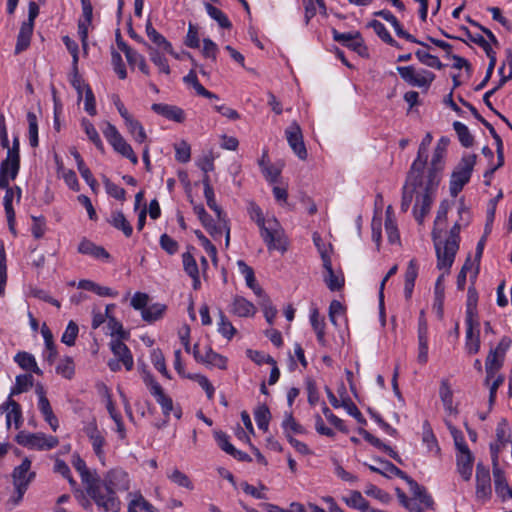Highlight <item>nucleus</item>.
<instances>
[{
    "mask_svg": "<svg viewBox=\"0 0 512 512\" xmlns=\"http://www.w3.org/2000/svg\"><path fill=\"white\" fill-rule=\"evenodd\" d=\"M204 196H205L208 207L216 212L218 219L221 222L222 227L225 229L226 245H228L229 240H230V228L228 226L227 221L224 218H222V211H221L220 207L216 204L213 188L205 189Z\"/></svg>",
    "mask_w": 512,
    "mask_h": 512,
    "instance_id": "36",
    "label": "nucleus"
},
{
    "mask_svg": "<svg viewBox=\"0 0 512 512\" xmlns=\"http://www.w3.org/2000/svg\"><path fill=\"white\" fill-rule=\"evenodd\" d=\"M33 30L34 26H31L30 23H22L17 36L15 54H20L28 49L30 46Z\"/></svg>",
    "mask_w": 512,
    "mask_h": 512,
    "instance_id": "34",
    "label": "nucleus"
},
{
    "mask_svg": "<svg viewBox=\"0 0 512 512\" xmlns=\"http://www.w3.org/2000/svg\"><path fill=\"white\" fill-rule=\"evenodd\" d=\"M146 34L156 46L155 49L163 53L173 54L171 43L152 26L151 22H147L146 24Z\"/></svg>",
    "mask_w": 512,
    "mask_h": 512,
    "instance_id": "28",
    "label": "nucleus"
},
{
    "mask_svg": "<svg viewBox=\"0 0 512 512\" xmlns=\"http://www.w3.org/2000/svg\"><path fill=\"white\" fill-rule=\"evenodd\" d=\"M128 497V512H160L156 507L148 502L139 491L129 493Z\"/></svg>",
    "mask_w": 512,
    "mask_h": 512,
    "instance_id": "27",
    "label": "nucleus"
},
{
    "mask_svg": "<svg viewBox=\"0 0 512 512\" xmlns=\"http://www.w3.org/2000/svg\"><path fill=\"white\" fill-rule=\"evenodd\" d=\"M218 332L228 340L236 333V329L222 311L219 312Z\"/></svg>",
    "mask_w": 512,
    "mask_h": 512,
    "instance_id": "60",
    "label": "nucleus"
},
{
    "mask_svg": "<svg viewBox=\"0 0 512 512\" xmlns=\"http://www.w3.org/2000/svg\"><path fill=\"white\" fill-rule=\"evenodd\" d=\"M41 334L45 342V349L43 351V358L50 365L54 363L58 355L56 345L53 341V334L46 324L42 325Z\"/></svg>",
    "mask_w": 512,
    "mask_h": 512,
    "instance_id": "29",
    "label": "nucleus"
},
{
    "mask_svg": "<svg viewBox=\"0 0 512 512\" xmlns=\"http://www.w3.org/2000/svg\"><path fill=\"white\" fill-rule=\"evenodd\" d=\"M148 52L151 61L159 67L160 71L169 74L170 73V67L168 65L167 59L164 57V55L161 53L162 51H159L155 49L152 46H148Z\"/></svg>",
    "mask_w": 512,
    "mask_h": 512,
    "instance_id": "57",
    "label": "nucleus"
},
{
    "mask_svg": "<svg viewBox=\"0 0 512 512\" xmlns=\"http://www.w3.org/2000/svg\"><path fill=\"white\" fill-rule=\"evenodd\" d=\"M433 140L432 134L430 132L426 133L424 138L422 139L419 148L416 159L413 161L411 168H410V178L415 181V172L417 171L418 167H424L427 163V152L428 147L431 144Z\"/></svg>",
    "mask_w": 512,
    "mask_h": 512,
    "instance_id": "24",
    "label": "nucleus"
},
{
    "mask_svg": "<svg viewBox=\"0 0 512 512\" xmlns=\"http://www.w3.org/2000/svg\"><path fill=\"white\" fill-rule=\"evenodd\" d=\"M422 442L424 445H426L428 452L436 456L440 454V447L438 445V441L428 421H424L422 426Z\"/></svg>",
    "mask_w": 512,
    "mask_h": 512,
    "instance_id": "37",
    "label": "nucleus"
},
{
    "mask_svg": "<svg viewBox=\"0 0 512 512\" xmlns=\"http://www.w3.org/2000/svg\"><path fill=\"white\" fill-rule=\"evenodd\" d=\"M108 222L114 228L121 230L126 237L132 235L133 228L121 211H113Z\"/></svg>",
    "mask_w": 512,
    "mask_h": 512,
    "instance_id": "42",
    "label": "nucleus"
},
{
    "mask_svg": "<svg viewBox=\"0 0 512 512\" xmlns=\"http://www.w3.org/2000/svg\"><path fill=\"white\" fill-rule=\"evenodd\" d=\"M85 488L88 496L105 512L120 511L121 502L118 496L101 479L92 480Z\"/></svg>",
    "mask_w": 512,
    "mask_h": 512,
    "instance_id": "3",
    "label": "nucleus"
},
{
    "mask_svg": "<svg viewBox=\"0 0 512 512\" xmlns=\"http://www.w3.org/2000/svg\"><path fill=\"white\" fill-rule=\"evenodd\" d=\"M285 135L293 152L299 157V159L305 160L308 154L300 126L296 122H293L285 130Z\"/></svg>",
    "mask_w": 512,
    "mask_h": 512,
    "instance_id": "10",
    "label": "nucleus"
},
{
    "mask_svg": "<svg viewBox=\"0 0 512 512\" xmlns=\"http://www.w3.org/2000/svg\"><path fill=\"white\" fill-rule=\"evenodd\" d=\"M342 499L349 507L362 512L371 511V509H369V503L359 491H352L348 496H345Z\"/></svg>",
    "mask_w": 512,
    "mask_h": 512,
    "instance_id": "44",
    "label": "nucleus"
},
{
    "mask_svg": "<svg viewBox=\"0 0 512 512\" xmlns=\"http://www.w3.org/2000/svg\"><path fill=\"white\" fill-rule=\"evenodd\" d=\"M31 461L27 458L13 470V484L15 489H28L29 484L35 477V473L30 471Z\"/></svg>",
    "mask_w": 512,
    "mask_h": 512,
    "instance_id": "14",
    "label": "nucleus"
},
{
    "mask_svg": "<svg viewBox=\"0 0 512 512\" xmlns=\"http://www.w3.org/2000/svg\"><path fill=\"white\" fill-rule=\"evenodd\" d=\"M78 252L84 255H90L96 259H106L108 260L110 255L109 253L101 246L95 245L93 242L83 239L79 246Z\"/></svg>",
    "mask_w": 512,
    "mask_h": 512,
    "instance_id": "35",
    "label": "nucleus"
},
{
    "mask_svg": "<svg viewBox=\"0 0 512 512\" xmlns=\"http://www.w3.org/2000/svg\"><path fill=\"white\" fill-rule=\"evenodd\" d=\"M14 361L24 370L42 375L41 369L38 367L35 357L28 352H19L15 355Z\"/></svg>",
    "mask_w": 512,
    "mask_h": 512,
    "instance_id": "39",
    "label": "nucleus"
},
{
    "mask_svg": "<svg viewBox=\"0 0 512 512\" xmlns=\"http://www.w3.org/2000/svg\"><path fill=\"white\" fill-rule=\"evenodd\" d=\"M460 225L455 223L451 228L448 238L445 242L438 240L436 232H433L434 246L437 256V268L445 269L446 272H450L456 253L459 249L460 242Z\"/></svg>",
    "mask_w": 512,
    "mask_h": 512,
    "instance_id": "2",
    "label": "nucleus"
},
{
    "mask_svg": "<svg viewBox=\"0 0 512 512\" xmlns=\"http://www.w3.org/2000/svg\"><path fill=\"white\" fill-rule=\"evenodd\" d=\"M491 493L490 471L483 464L478 463L476 467V497L486 501L491 497Z\"/></svg>",
    "mask_w": 512,
    "mask_h": 512,
    "instance_id": "11",
    "label": "nucleus"
},
{
    "mask_svg": "<svg viewBox=\"0 0 512 512\" xmlns=\"http://www.w3.org/2000/svg\"><path fill=\"white\" fill-rule=\"evenodd\" d=\"M499 74L501 75V79L499 81L498 87H502L508 80L512 79V54L509 53L506 57V60L499 68Z\"/></svg>",
    "mask_w": 512,
    "mask_h": 512,
    "instance_id": "64",
    "label": "nucleus"
},
{
    "mask_svg": "<svg viewBox=\"0 0 512 512\" xmlns=\"http://www.w3.org/2000/svg\"><path fill=\"white\" fill-rule=\"evenodd\" d=\"M380 466L376 467L373 465H367L369 470L381 474L385 477H392L397 476L403 480H406L408 478V475L400 470L398 467H396L393 463L385 460H379Z\"/></svg>",
    "mask_w": 512,
    "mask_h": 512,
    "instance_id": "32",
    "label": "nucleus"
},
{
    "mask_svg": "<svg viewBox=\"0 0 512 512\" xmlns=\"http://www.w3.org/2000/svg\"><path fill=\"white\" fill-rule=\"evenodd\" d=\"M310 322L316 333L318 343L324 346L326 344L325 322L323 319H320L319 312L316 309L310 315Z\"/></svg>",
    "mask_w": 512,
    "mask_h": 512,
    "instance_id": "49",
    "label": "nucleus"
},
{
    "mask_svg": "<svg viewBox=\"0 0 512 512\" xmlns=\"http://www.w3.org/2000/svg\"><path fill=\"white\" fill-rule=\"evenodd\" d=\"M493 477L496 494L503 499L512 497V488L509 487L504 472L497 465H494Z\"/></svg>",
    "mask_w": 512,
    "mask_h": 512,
    "instance_id": "31",
    "label": "nucleus"
},
{
    "mask_svg": "<svg viewBox=\"0 0 512 512\" xmlns=\"http://www.w3.org/2000/svg\"><path fill=\"white\" fill-rule=\"evenodd\" d=\"M182 263L185 273L192 279V286L194 290H199L201 288L199 267L194 255L190 251V248L182 254Z\"/></svg>",
    "mask_w": 512,
    "mask_h": 512,
    "instance_id": "21",
    "label": "nucleus"
},
{
    "mask_svg": "<svg viewBox=\"0 0 512 512\" xmlns=\"http://www.w3.org/2000/svg\"><path fill=\"white\" fill-rule=\"evenodd\" d=\"M16 442L29 449L50 450L55 448L59 441L55 436H47L44 433H28L21 431L16 436Z\"/></svg>",
    "mask_w": 512,
    "mask_h": 512,
    "instance_id": "7",
    "label": "nucleus"
},
{
    "mask_svg": "<svg viewBox=\"0 0 512 512\" xmlns=\"http://www.w3.org/2000/svg\"><path fill=\"white\" fill-rule=\"evenodd\" d=\"M110 489L115 491H127L130 488V478L126 471L120 468L111 469L101 480Z\"/></svg>",
    "mask_w": 512,
    "mask_h": 512,
    "instance_id": "13",
    "label": "nucleus"
},
{
    "mask_svg": "<svg viewBox=\"0 0 512 512\" xmlns=\"http://www.w3.org/2000/svg\"><path fill=\"white\" fill-rule=\"evenodd\" d=\"M194 213L199 217V219L202 222V224L211 232L212 235H214V234H221L222 231L225 230L222 227L220 221H219V226L218 227L212 226V224H211L212 219H211L210 215L206 212V210L204 209V207L202 205L195 206L194 207Z\"/></svg>",
    "mask_w": 512,
    "mask_h": 512,
    "instance_id": "50",
    "label": "nucleus"
},
{
    "mask_svg": "<svg viewBox=\"0 0 512 512\" xmlns=\"http://www.w3.org/2000/svg\"><path fill=\"white\" fill-rule=\"evenodd\" d=\"M56 373L65 379L71 380L75 375V364L73 358L65 356L56 365Z\"/></svg>",
    "mask_w": 512,
    "mask_h": 512,
    "instance_id": "46",
    "label": "nucleus"
},
{
    "mask_svg": "<svg viewBox=\"0 0 512 512\" xmlns=\"http://www.w3.org/2000/svg\"><path fill=\"white\" fill-rule=\"evenodd\" d=\"M38 408L51 429L56 431L59 427V422L53 413L52 407L47 397H41V399L38 400Z\"/></svg>",
    "mask_w": 512,
    "mask_h": 512,
    "instance_id": "41",
    "label": "nucleus"
},
{
    "mask_svg": "<svg viewBox=\"0 0 512 512\" xmlns=\"http://www.w3.org/2000/svg\"><path fill=\"white\" fill-rule=\"evenodd\" d=\"M3 190H5L3 205H4L6 217H7L9 230L14 236H16L17 232L15 229V211L12 206V201H13L15 194H17V199L20 200L21 189L19 187H16L14 189V188L9 187V185H8L7 188H4Z\"/></svg>",
    "mask_w": 512,
    "mask_h": 512,
    "instance_id": "18",
    "label": "nucleus"
},
{
    "mask_svg": "<svg viewBox=\"0 0 512 512\" xmlns=\"http://www.w3.org/2000/svg\"><path fill=\"white\" fill-rule=\"evenodd\" d=\"M369 26L373 28L374 32L387 44L396 45V41L392 38L389 31L383 23L378 20H372Z\"/></svg>",
    "mask_w": 512,
    "mask_h": 512,
    "instance_id": "62",
    "label": "nucleus"
},
{
    "mask_svg": "<svg viewBox=\"0 0 512 512\" xmlns=\"http://www.w3.org/2000/svg\"><path fill=\"white\" fill-rule=\"evenodd\" d=\"M125 125L127 127L128 132L134 138V140L138 143H143L147 139V135L142 124L134 119L132 115L124 120Z\"/></svg>",
    "mask_w": 512,
    "mask_h": 512,
    "instance_id": "43",
    "label": "nucleus"
},
{
    "mask_svg": "<svg viewBox=\"0 0 512 512\" xmlns=\"http://www.w3.org/2000/svg\"><path fill=\"white\" fill-rule=\"evenodd\" d=\"M79 328L74 321H70L61 337V342L67 346H73L78 336Z\"/></svg>",
    "mask_w": 512,
    "mask_h": 512,
    "instance_id": "63",
    "label": "nucleus"
},
{
    "mask_svg": "<svg viewBox=\"0 0 512 512\" xmlns=\"http://www.w3.org/2000/svg\"><path fill=\"white\" fill-rule=\"evenodd\" d=\"M254 417L258 428L263 431H267L271 419V414L268 407L266 405L257 407L254 412Z\"/></svg>",
    "mask_w": 512,
    "mask_h": 512,
    "instance_id": "56",
    "label": "nucleus"
},
{
    "mask_svg": "<svg viewBox=\"0 0 512 512\" xmlns=\"http://www.w3.org/2000/svg\"><path fill=\"white\" fill-rule=\"evenodd\" d=\"M84 432L89 438L93 451L99 459H103L105 456L104 446L106 444L105 437L96 425V423L90 422L84 427Z\"/></svg>",
    "mask_w": 512,
    "mask_h": 512,
    "instance_id": "16",
    "label": "nucleus"
},
{
    "mask_svg": "<svg viewBox=\"0 0 512 512\" xmlns=\"http://www.w3.org/2000/svg\"><path fill=\"white\" fill-rule=\"evenodd\" d=\"M439 396L446 410H453V393L447 380H443L439 389Z\"/></svg>",
    "mask_w": 512,
    "mask_h": 512,
    "instance_id": "59",
    "label": "nucleus"
},
{
    "mask_svg": "<svg viewBox=\"0 0 512 512\" xmlns=\"http://www.w3.org/2000/svg\"><path fill=\"white\" fill-rule=\"evenodd\" d=\"M247 212L250 219L256 223L258 228L269 220V217H264L262 209L255 202L250 201L248 203Z\"/></svg>",
    "mask_w": 512,
    "mask_h": 512,
    "instance_id": "58",
    "label": "nucleus"
},
{
    "mask_svg": "<svg viewBox=\"0 0 512 512\" xmlns=\"http://www.w3.org/2000/svg\"><path fill=\"white\" fill-rule=\"evenodd\" d=\"M206 11L208 15L213 18L222 28L231 27V22L227 18V16L218 8L214 7L211 4H206Z\"/></svg>",
    "mask_w": 512,
    "mask_h": 512,
    "instance_id": "61",
    "label": "nucleus"
},
{
    "mask_svg": "<svg viewBox=\"0 0 512 512\" xmlns=\"http://www.w3.org/2000/svg\"><path fill=\"white\" fill-rule=\"evenodd\" d=\"M397 71L401 78L414 87H428L435 75L428 70L417 71L413 66H398Z\"/></svg>",
    "mask_w": 512,
    "mask_h": 512,
    "instance_id": "9",
    "label": "nucleus"
},
{
    "mask_svg": "<svg viewBox=\"0 0 512 512\" xmlns=\"http://www.w3.org/2000/svg\"><path fill=\"white\" fill-rule=\"evenodd\" d=\"M410 487L413 495L412 499H415L418 503L422 504L426 509H434V501L426 491V489L419 485L415 480L408 476L405 480Z\"/></svg>",
    "mask_w": 512,
    "mask_h": 512,
    "instance_id": "25",
    "label": "nucleus"
},
{
    "mask_svg": "<svg viewBox=\"0 0 512 512\" xmlns=\"http://www.w3.org/2000/svg\"><path fill=\"white\" fill-rule=\"evenodd\" d=\"M110 347L115 357L123 363L125 368L131 370L134 361L129 348L119 339L112 340Z\"/></svg>",
    "mask_w": 512,
    "mask_h": 512,
    "instance_id": "26",
    "label": "nucleus"
},
{
    "mask_svg": "<svg viewBox=\"0 0 512 512\" xmlns=\"http://www.w3.org/2000/svg\"><path fill=\"white\" fill-rule=\"evenodd\" d=\"M240 273L244 276L247 286L252 289L256 294L261 293L260 287L256 284V279L253 269L248 266L243 260L237 262Z\"/></svg>",
    "mask_w": 512,
    "mask_h": 512,
    "instance_id": "47",
    "label": "nucleus"
},
{
    "mask_svg": "<svg viewBox=\"0 0 512 512\" xmlns=\"http://www.w3.org/2000/svg\"><path fill=\"white\" fill-rule=\"evenodd\" d=\"M474 456L470 450L456 453V470L464 481H469L473 472Z\"/></svg>",
    "mask_w": 512,
    "mask_h": 512,
    "instance_id": "19",
    "label": "nucleus"
},
{
    "mask_svg": "<svg viewBox=\"0 0 512 512\" xmlns=\"http://www.w3.org/2000/svg\"><path fill=\"white\" fill-rule=\"evenodd\" d=\"M193 353L195 359L199 362L222 370L227 368V358L213 351L211 347H205V353L201 354L198 344H195Z\"/></svg>",
    "mask_w": 512,
    "mask_h": 512,
    "instance_id": "15",
    "label": "nucleus"
},
{
    "mask_svg": "<svg viewBox=\"0 0 512 512\" xmlns=\"http://www.w3.org/2000/svg\"><path fill=\"white\" fill-rule=\"evenodd\" d=\"M446 151L435 148L429 168L418 167L415 181L408 172L402 188L401 211L407 212L414 201L413 215L418 223H422L430 212L432 203L442 177L443 159Z\"/></svg>",
    "mask_w": 512,
    "mask_h": 512,
    "instance_id": "1",
    "label": "nucleus"
},
{
    "mask_svg": "<svg viewBox=\"0 0 512 512\" xmlns=\"http://www.w3.org/2000/svg\"><path fill=\"white\" fill-rule=\"evenodd\" d=\"M323 267L325 269L324 282L331 291L340 290L344 285V278L338 275L332 268L330 255L323 254Z\"/></svg>",
    "mask_w": 512,
    "mask_h": 512,
    "instance_id": "23",
    "label": "nucleus"
},
{
    "mask_svg": "<svg viewBox=\"0 0 512 512\" xmlns=\"http://www.w3.org/2000/svg\"><path fill=\"white\" fill-rule=\"evenodd\" d=\"M151 109L156 114H158L168 120H171V121H174L177 123H182L185 121V112L182 108H180L178 106L169 105V104H165V103H154V104H152Z\"/></svg>",
    "mask_w": 512,
    "mask_h": 512,
    "instance_id": "20",
    "label": "nucleus"
},
{
    "mask_svg": "<svg viewBox=\"0 0 512 512\" xmlns=\"http://www.w3.org/2000/svg\"><path fill=\"white\" fill-rule=\"evenodd\" d=\"M466 342L465 348L469 354H476L480 349V338L478 330V322L473 318V310L468 309L466 312Z\"/></svg>",
    "mask_w": 512,
    "mask_h": 512,
    "instance_id": "12",
    "label": "nucleus"
},
{
    "mask_svg": "<svg viewBox=\"0 0 512 512\" xmlns=\"http://www.w3.org/2000/svg\"><path fill=\"white\" fill-rule=\"evenodd\" d=\"M232 312L239 317H249L255 314L256 308L244 297L236 296L232 303Z\"/></svg>",
    "mask_w": 512,
    "mask_h": 512,
    "instance_id": "38",
    "label": "nucleus"
},
{
    "mask_svg": "<svg viewBox=\"0 0 512 512\" xmlns=\"http://www.w3.org/2000/svg\"><path fill=\"white\" fill-rule=\"evenodd\" d=\"M27 122L29 143L32 147H37L39 144L37 115L34 112L29 111L27 113Z\"/></svg>",
    "mask_w": 512,
    "mask_h": 512,
    "instance_id": "53",
    "label": "nucleus"
},
{
    "mask_svg": "<svg viewBox=\"0 0 512 512\" xmlns=\"http://www.w3.org/2000/svg\"><path fill=\"white\" fill-rule=\"evenodd\" d=\"M504 362V358L495 354L494 351L490 350L486 362V381L489 382L492 378H494L495 373L502 367Z\"/></svg>",
    "mask_w": 512,
    "mask_h": 512,
    "instance_id": "45",
    "label": "nucleus"
},
{
    "mask_svg": "<svg viewBox=\"0 0 512 512\" xmlns=\"http://www.w3.org/2000/svg\"><path fill=\"white\" fill-rule=\"evenodd\" d=\"M2 407L5 411H7L6 415V424L9 428L11 426V422L14 421L15 428H19L22 422V411L21 406L11 398V396L7 399L5 403L2 404Z\"/></svg>",
    "mask_w": 512,
    "mask_h": 512,
    "instance_id": "30",
    "label": "nucleus"
},
{
    "mask_svg": "<svg viewBox=\"0 0 512 512\" xmlns=\"http://www.w3.org/2000/svg\"><path fill=\"white\" fill-rule=\"evenodd\" d=\"M81 126L85 131L88 139L96 146L98 150L103 152L104 145L94 125L89 120L84 118L81 121Z\"/></svg>",
    "mask_w": 512,
    "mask_h": 512,
    "instance_id": "52",
    "label": "nucleus"
},
{
    "mask_svg": "<svg viewBox=\"0 0 512 512\" xmlns=\"http://www.w3.org/2000/svg\"><path fill=\"white\" fill-rule=\"evenodd\" d=\"M143 381L148 387L151 395L156 399L157 403L161 406L163 415L168 418L170 413L174 410L173 401L171 397L164 393L161 385L154 379L149 372H144Z\"/></svg>",
    "mask_w": 512,
    "mask_h": 512,
    "instance_id": "8",
    "label": "nucleus"
},
{
    "mask_svg": "<svg viewBox=\"0 0 512 512\" xmlns=\"http://www.w3.org/2000/svg\"><path fill=\"white\" fill-rule=\"evenodd\" d=\"M259 232L269 251H279L284 254L288 250V237L274 216L269 217L268 222L259 228Z\"/></svg>",
    "mask_w": 512,
    "mask_h": 512,
    "instance_id": "4",
    "label": "nucleus"
},
{
    "mask_svg": "<svg viewBox=\"0 0 512 512\" xmlns=\"http://www.w3.org/2000/svg\"><path fill=\"white\" fill-rule=\"evenodd\" d=\"M102 132L104 137L117 153L129 159L133 164L138 163V157L134 153L131 145L124 139L113 124L106 122Z\"/></svg>",
    "mask_w": 512,
    "mask_h": 512,
    "instance_id": "6",
    "label": "nucleus"
},
{
    "mask_svg": "<svg viewBox=\"0 0 512 512\" xmlns=\"http://www.w3.org/2000/svg\"><path fill=\"white\" fill-rule=\"evenodd\" d=\"M82 5V16L78 20V34L83 48L87 47L88 28L92 23L93 7L90 0H80Z\"/></svg>",
    "mask_w": 512,
    "mask_h": 512,
    "instance_id": "17",
    "label": "nucleus"
},
{
    "mask_svg": "<svg viewBox=\"0 0 512 512\" xmlns=\"http://www.w3.org/2000/svg\"><path fill=\"white\" fill-rule=\"evenodd\" d=\"M282 428L286 437L293 434H303L305 429L293 417L292 413L286 412L285 418L282 422Z\"/></svg>",
    "mask_w": 512,
    "mask_h": 512,
    "instance_id": "51",
    "label": "nucleus"
},
{
    "mask_svg": "<svg viewBox=\"0 0 512 512\" xmlns=\"http://www.w3.org/2000/svg\"><path fill=\"white\" fill-rule=\"evenodd\" d=\"M72 464L73 467L80 474L81 480L85 486H87L89 483H91L92 480H95L97 478L90 473L85 461L79 455H73Z\"/></svg>",
    "mask_w": 512,
    "mask_h": 512,
    "instance_id": "48",
    "label": "nucleus"
},
{
    "mask_svg": "<svg viewBox=\"0 0 512 512\" xmlns=\"http://www.w3.org/2000/svg\"><path fill=\"white\" fill-rule=\"evenodd\" d=\"M453 128L458 136L460 143L464 147H470L473 145L474 138L465 124L459 121H455L453 123Z\"/></svg>",
    "mask_w": 512,
    "mask_h": 512,
    "instance_id": "55",
    "label": "nucleus"
},
{
    "mask_svg": "<svg viewBox=\"0 0 512 512\" xmlns=\"http://www.w3.org/2000/svg\"><path fill=\"white\" fill-rule=\"evenodd\" d=\"M168 479L179 487L186 488L188 490H193L194 485L190 478L183 472L178 469H173L172 471L167 473Z\"/></svg>",
    "mask_w": 512,
    "mask_h": 512,
    "instance_id": "54",
    "label": "nucleus"
},
{
    "mask_svg": "<svg viewBox=\"0 0 512 512\" xmlns=\"http://www.w3.org/2000/svg\"><path fill=\"white\" fill-rule=\"evenodd\" d=\"M475 163L476 155H466L452 173L450 179V194L453 197H456L465 184L469 182Z\"/></svg>",
    "mask_w": 512,
    "mask_h": 512,
    "instance_id": "5",
    "label": "nucleus"
},
{
    "mask_svg": "<svg viewBox=\"0 0 512 512\" xmlns=\"http://www.w3.org/2000/svg\"><path fill=\"white\" fill-rule=\"evenodd\" d=\"M497 444L492 445L491 449L495 450L496 453L504 447L506 444L511 442V429L506 420H501L496 428Z\"/></svg>",
    "mask_w": 512,
    "mask_h": 512,
    "instance_id": "40",
    "label": "nucleus"
},
{
    "mask_svg": "<svg viewBox=\"0 0 512 512\" xmlns=\"http://www.w3.org/2000/svg\"><path fill=\"white\" fill-rule=\"evenodd\" d=\"M333 39L355 51H358L362 47V40L358 32L341 33L337 30H333Z\"/></svg>",
    "mask_w": 512,
    "mask_h": 512,
    "instance_id": "33",
    "label": "nucleus"
},
{
    "mask_svg": "<svg viewBox=\"0 0 512 512\" xmlns=\"http://www.w3.org/2000/svg\"><path fill=\"white\" fill-rule=\"evenodd\" d=\"M20 160L6 158L0 165V189L7 188L11 180L17 177Z\"/></svg>",
    "mask_w": 512,
    "mask_h": 512,
    "instance_id": "22",
    "label": "nucleus"
}]
</instances>
